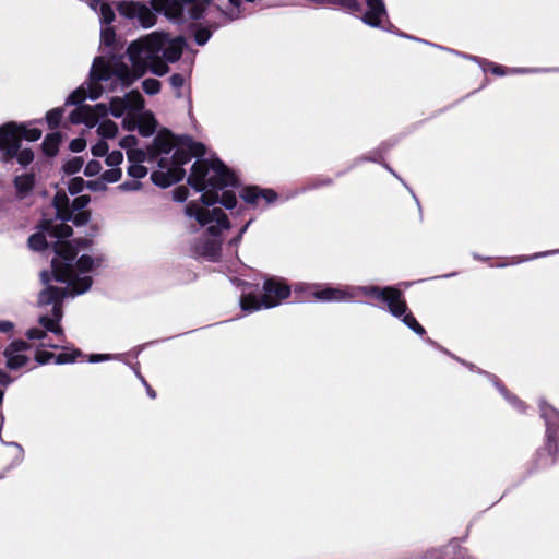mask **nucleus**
Here are the masks:
<instances>
[{
    "label": "nucleus",
    "mask_w": 559,
    "mask_h": 559,
    "mask_svg": "<svg viewBox=\"0 0 559 559\" xmlns=\"http://www.w3.org/2000/svg\"><path fill=\"white\" fill-rule=\"evenodd\" d=\"M86 188L91 191H105L107 189V185L103 180V178H97L94 180L86 181Z\"/></svg>",
    "instance_id": "obj_42"
},
{
    "label": "nucleus",
    "mask_w": 559,
    "mask_h": 559,
    "mask_svg": "<svg viewBox=\"0 0 559 559\" xmlns=\"http://www.w3.org/2000/svg\"><path fill=\"white\" fill-rule=\"evenodd\" d=\"M495 383L496 388L499 390V392L504 396V399L516 409L523 412L524 405L522 401H520L515 395H512L508 390L498 381V379L495 376H491L489 373H486Z\"/></svg>",
    "instance_id": "obj_22"
},
{
    "label": "nucleus",
    "mask_w": 559,
    "mask_h": 559,
    "mask_svg": "<svg viewBox=\"0 0 559 559\" xmlns=\"http://www.w3.org/2000/svg\"><path fill=\"white\" fill-rule=\"evenodd\" d=\"M127 173L130 177L136 180L144 178L147 175V168L142 164H130Z\"/></svg>",
    "instance_id": "obj_31"
},
{
    "label": "nucleus",
    "mask_w": 559,
    "mask_h": 559,
    "mask_svg": "<svg viewBox=\"0 0 559 559\" xmlns=\"http://www.w3.org/2000/svg\"><path fill=\"white\" fill-rule=\"evenodd\" d=\"M56 356L55 354L50 353V352H46V350H40L36 354V361L40 365H44V364H47L49 362L50 360H56Z\"/></svg>",
    "instance_id": "obj_47"
},
{
    "label": "nucleus",
    "mask_w": 559,
    "mask_h": 559,
    "mask_svg": "<svg viewBox=\"0 0 559 559\" xmlns=\"http://www.w3.org/2000/svg\"><path fill=\"white\" fill-rule=\"evenodd\" d=\"M367 11L362 15V22L371 27L384 28L383 22L388 19L383 0H366Z\"/></svg>",
    "instance_id": "obj_13"
},
{
    "label": "nucleus",
    "mask_w": 559,
    "mask_h": 559,
    "mask_svg": "<svg viewBox=\"0 0 559 559\" xmlns=\"http://www.w3.org/2000/svg\"><path fill=\"white\" fill-rule=\"evenodd\" d=\"M7 444L14 447L16 449V451H17L16 461H17V463H21L24 457V451H23V448L21 447V444H19L17 442H9Z\"/></svg>",
    "instance_id": "obj_54"
},
{
    "label": "nucleus",
    "mask_w": 559,
    "mask_h": 559,
    "mask_svg": "<svg viewBox=\"0 0 559 559\" xmlns=\"http://www.w3.org/2000/svg\"><path fill=\"white\" fill-rule=\"evenodd\" d=\"M53 207L56 211L57 223H66L71 218V209H69V198L64 191H57L53 198Z\"/></svg>",
    "instance_id": "obj_16"
},
{
    "label": "nucleus",
    "mask_w": 559,
    "mask_h": 559,
    "mask_svg": "<svg viewBox=\"0 0 559 559\" xmlns=\"http://www.w3.org/2000/svg\"><path fill=\"white\" fill-rule=\"evenodd\" d=\"M81 355H82V353L79 349H72L71 352H63L56 356L55 362L58 365L73 362Z\"/></svg>",
    "instance_id": "obj_29"
},
{
    "label": "nucleus",
    "mask_w": 559,
    "mask_h": 559,
    "mask_svg": "<svg viewBox=\"0 0 559 559\" xmlns=\"http://www.w3.org/2000/svg\"><path fill=\"white\" fill-rule=\"evenodd\" d=\"M252 219H249L239 230L238 235L234 238H231L228 242V246L231 248H235L237 250L245 233L247 231L249 225L251 224Z\"/></svg>",
    "instance_id": "obj_41"
},
{
    "label": "nucleus",
    "mask_w": 559,
    "mask_h": 559,
    "mask_svg": "<svg viewBox=\"0 0 559 559\" xmlns=\"http://www.w3.org/2000/svg\"><path fill=\"white\" fill-rule=\"evenodd\" d=\"M468 368H469L471 370H474V368H475V367H474L473 365H468Z\"/></svg>",
    "instance_id": "obj_64"
},
{
    "label": "nucleus",
    "mask_w": 559,
    "mask_h": 559,
    "mask_svg": "<svg viewBox=\"0 0 559 559\" xmlns=\"http://www.w3.org/2000/svg\"><path fill=\"white\" fill-rule=\"evenodd\" d=\"M169 83L173 88H175L176 91H180V88L185 84V78L182 74L175 73L169 78ZM177 96H180V92L177 93Z\"/></svg>",
    "instance_id": "obj_43"
},
{
    "label": "nucleus",
    "mask_w": 559,
    "mask_h": 559,
    "mask_svg": "<svg viewBox=\"0 0 559 559\" xmlns=\"http://www.w3.org/2000/svg\"><path fill=\"white\" fill-rule=\"evenodd\" d=\"M84 187H86V181L81 177H74L68 183V190L72 195L80 193Z\"/></svg>",
    "instance_id": "obj_33"
},
{
    "label": "nucleus",
    "mask_w": 559,
    "mask_h": 559,
    "mask_svg": "<svg viewBox=\"0 0 559 559\" xmlns=\"http://www.w3.org/2000/svg\"><path fill=\"white\" fill-rule=\"evenodd\" d=\"M35 176L34 174H24L14 178V187L16 190V197L24 199L34 188Z\"/></svg>",
    "instance_id": "obj_18"
},
{
    "label": "nucleus",
    "mask_w": 559,
    "mask_h": 559,
    "mask_svg": "<svg viewBox=\"0 0 559 559\" xmlns=\"http://www.w3.org/2000/svg\"><path fill=\"white\" fill-rule=\"evenodd\" d=\"M90 203V197L80 195L75 198L72 202V212L73 211H82Z\"/></svg>",
    "instance_id": "obj_45"
},
{
    "label": "nucleus",
    "mask_w": 559,
    "mask_h": 559,
    "mask_svg": "<svg viewBox=\"0 0 559 559\" xmlns=\"http://www.w3.org/2000/svg\"><path fill=\"white\" fill-rule=\"evenodd\" d=\"M40 230L28 238V246L35 251H41L51 246L55 257L51 260L52 276L57 282L64 283L62 288L48 285L40 292L37 300L41 313L38 317L39 324L53 333L59 344L43 343L44 347L59 348L64 342L63 329L60 321L63 317L62 302L67 296H78L87 292L92 286L91 272L100 266V259H93L80 251L91 245L88 239H67L72 235V228L66 223H57L53 219H44Z\"/></svg>",
    "instance_id": "obj_2"
},
{
    "label": "nucleus",
    "mask_w": 559,
    "mask_h": 559,
    "mask_svg": "<svg viewBox=\"0 0 559 559\" xmlns=\"http://www.w3.org/2000/svg\"><path fill=\"white\" fill-rule=\"evenodd\" d=\"M211 31L205 27H200L194 32V40L200 46L205 45L211 38Z\"/></svg>",
    "instance_id": "obj_34"
},
{
    "label": "nucleus",
    "mask_w": 559,
    "mask_h": 559,
    "mask_svg": "<svg viewBox=\"0 0 559 559\" xmlns=\"http://www.w3.org/2000/svg\"><path fill=\"white\" fill-rule=\"evenodd\" d=\"M85 140L83 139H74L70 143V150L72 152H82L85 148Z\"/></svg>",
    "instance_id": "obj_51"
},
{
    "label": "nucleus",
    "mask_w": 559,
    "mask_h": 559,
    "mask_svg": "<svg viewBox=\"0 0 559 559\" xmlns=\"http://www.w3.org/2000/svg\"><path fill=\"white\" fill-rule=\"evenodd\" d=\"M143 91L148 95H155L160 91V82L156 79H145L142 82Z\"/></svg>",
    "instance_id": "obj_30"
},
{
    "label": "nucleus",
    "mask_w": 559,
    "mask_h": 559,
    "mask_svg": "<svg viewBox=\"0 0 559 559\" xmlns=\"http://www.w3.org/2000/svg\"><path fill=\"white\" fill-rule=\"evenodd\" d=\"M204 154V146L200 143H191L189 145V152L179 148L176 150L171 157L170 165H168L166 158L158 160L159 169L152 173V181L163 188L180 181L186 175L183 165L190 162L192 156H203Z\"/></svg>",
    "instance_id": "obj_5"
},
{
    "label": "nucleus",
    "mask_w": 559,
    "mask_h": 559,
    "mask_svg": "<svg viewBox=\"0 0 559 559\" xmlns=\"http://www.w3.org/2000/svg\"><path fill=\"white\" fill-rule=\"evenodd\" d=\"M117 10L121 15L128 19H136L144 28H150L156 23L155 13L144 3L121 1L118 3Z\"/></svg>",
    "instance_id": "obj_11"
},
{
    "label": "nucleus",
    "mask_w": 559,
    "mask_h": 559,
    "mask_svg": "<svg viewBox=\"0 0 559 559\" xmlns=\"http://www.w3.org/2000/svg\"><path fill=\"white\" fill-rule=\"evenodd\" d=\"M335 3L353 13L361 11L360 4L356 0H335Z\"/></svg>",
    "instance_id": "obj_40"
},
{
    "label": "nucleus",
    "mask_w": 559,
    "mask_h": 559,
    "mask_svg": "<svg viewBox=\"0 0 559 559\" xmlns=\"http://www.w3.org/2000/svg\"><path fill=\"white\" fill-rule=\"evenodd\" d=\"M229 3L231 8L228 12L225 13L229 20L233 21L242 16V12L240 10V0H229Z\"/></svg>",
    "instance_id": "obj_36"
},
{
    "label": "nucleus",
    "mask_w": 559,
    "mask_h": 559,
    "mask_svg": "<svg viewBox=\"0 0 559 559\" xmlns=\"http://www.w3.org/2000/svg\"><path fill=\"white\" fill-rule=\"evenodd\" d=\"M15 128L19 133V142L20 143L23 139L34 142V141L39 140L41 136V130L38 128H27L24 124H17V123H15Z\"/></svg>",
    "instance_id": "obj_23"
},
{
    "label": "nucleus",
    "mask_w": 559,
    "mask_h": 559,
    "mask_svg": "<svg viewBox=\"0 0 559 559\" xmlns=\"http://www.w3.org/2000/svg\"><path fill=\"white\" fill-rule=\"evenodd\" d=\"M120 146L126 151L136 148L138 139L134 135H127L119 142Z\"/></svg>",
    "instance_id": "obj_44"
},
{
    "label": "nucleus",
    "mask_w": 559,
    "mask_h": 559,
    "mask_svg": "<svg viewBox=\"0 0 559 559\" xmlns=\"http://www.w3.org/2000/svg\"><path fill=\"white\" fill-rule=\"evenodd\" d=\"M63 116V109L58 107L49 110L46 115V120L50 129H55L59 126Z\"/></svg>",
    "instance_id": "obj_26"
},
{
    "label": "nucleus",
    "mask_w": 559,
    "mask_h": 559,
    "mask_svg": "<svg viewBox=\"0 0 559 559\" xmlns=\"http://www.w3.org/2000/svg\"><path fill=\"white\" fill-rule=\"evenodd\" d=\"M385 168H386L390 173H392L396 178H399V177H397V175H396V174L392 170V168H390L388 165H385Z\"/></svg>",
    "instance_id": "obj_58"
},
{
    "label": "nucleus",
    "mask_w": 559,
    "mask_h": 559,
    "mask_svg": "<svg viewBox=\"0 0 559 559\" xmlns=\"http://www.w3.org/2000/svg\"><path fill=\"white\" fill-rule=\"evenodd\" d=\"M213 0H152L156 13H163L175 23L200 20Z\"/></svg>",
    "instance_id": "obj_6"
},
{
    "label": "nucleus",
    "mask_w": 559,
    "mask_h": 559,
    "mask_svg": "<svg viewBox=\"0 0 559 559\" xmlns=\"http://www.w3.org/2000/svg\"><path fill=\"white\" fill-rule=\"evenodd\" d=\"M122 160H123V155L120 151H112L109 154L107 153L106 164L108 166L118 168V166L122 163Z\"/></svg>",
    "instance_id": "obj_35"
},
{
    "label": "nucleus",
    "mask_w": 559,
    "mask_h": 559,
    "mask_svg": "<svg viewBox=\"0 0 559 559\" xmlns=\"http://www.w3.org/2000/svg\"><path fill=\"white\" fill-rule=\"evenodd\" d=\"M118 132V126L111 120H104L97 127L98 135L105 139H114Z\"/></svg>",
    "instance_id": "obj_24"
},
{
    "label": "nucleus",
    "mask_w": 559,
    "mask_h": 559,
    "mask_svg": "<svg viewBox=\"0 0 559 559\" xmlns=\"http://www.w3.org/2000/svg\"><path fill=\"white\" fill-rule=\"evenodd\" d=\"M132 369L134 370L136 377L140 379L142 384L146 388L147 395L151 399H155L156 397V392L148 385V383L146 382L144 377L140 373V371L136 369V367L133 366Z\"/></svg>",
    "instance_id": "obj_50"
},
{
    "label": "nucleus",
    "mask_w": 559,
    "mask_h": 559,
    "mask_svg": "<svg viewBox=\"0 0 559 559\" xmlns=\"http://www.w3.org/2000/svg\"><path fill=\"white\" fill-rule=\"evenodd\" d=\"M542 417L546 424V448L549 459L545 463L551 465L556 461L559 451V412L546 404L540 405Z\"/></svg>",
    "instance_id": "obj_10"
},
{
    "label": "nucleus",
    "mask_w": 559,
    "mask_h": 559,
    "mask_svg": "<svg viewBox=\"0 0 559 559\" xmlns=\"http://www.w3.org/2000/svg\"><path fill=\"white\" fill-rule=\"evenodd\" d=\"M241 198L249 204H253L255 206L269 205L274 202L277 198V194L270 189H259L258 187H250L242 191Z\"/></svg>",
    "instance_id": "obj_14"
},
{
    "label": "nucleus",
    "mask_w": 559,
    "mask_h": 559,
    "mask_svg": "<svg viewBox=\"0 0 559 559\" xmlns=\"http://www.w3.org/2000/svg\"><path fill=\"white\" fill-rule=\"evenodd\" d=\"M120 357L119 355H110V354H93L90 356L88 358V361L90 362H100V361H106V360H110V359H116Z\"/></svg>",
    "instance_id": "obj_49"
},
{
    "label": "nucleus",
    "mask_w": 559,
    "mask_h": 559,
    "mask_svg": "<svg viewBox=\"0 0 559 559\" xmlns=\"http://www.w3.org/2000/svg\"><path fill=\"white\" fill-rule=\"evenodd\" d=\"M142 187V183L138 180L124 181L119 185V190L121 191H138Z\"/></svg>",
    "instance_id": "obj_46"
},
{
    "label": "nucleus",
    "mask_w": 559,
    "mask_h": 559,
    "mask_svg": "<svg viewBox=\"0 0 559 559\" xmlns=\"http://www.w3.org/2000/svg\"><path fill=\"white\" fill-rule=\"evenodd\" d=\"M122 176V171L120 168L112 167L102 174V178L105 183H114L117 182Z\"/></svg>",
    "instance_id": "obj_32"
},
{
    "label": "nucleus",
    "mask_w": 559,
    "mask_h": 559,
    "mask_svg": "<svg viewBox=\"0 0 559 559\" xmlns=\"http://www.w3.org/2000/svg\"><path fill=\"white\" fill-rule=\"evenodd\" d=\"M173 148V136L169 133L160 132L155 136L153 144L150 147L151 159L156 158L160 154H169Z\"/></svg>",
    "instance_id": "obj_15"
},
{
    "label": "nucleus",
    "mask_w": 559,
    "mask_h": 559,
    "mask_svg": "<svg viewBox=\"0 0 559 559\" xmlns=\"http://www.w3.org/2000/svg\"><path fill=\"white\" fill-rule=\"evenodd\" d=\"M559 252V249L558 250H554V251H547V252H540V253H536L532 257H527V258H523L521 259V261H527V260H532V259H536V258H540V257H546L548 254H554V253H558Z\"/></svg>",
    "instance_id": "obj_55"
},
{
    "label": "nucleus",
    "mask_w": 559,
    "mask_h": 559,
    "mask_svg": "<svg viewBox=\"0 0 559 559\" xmlns=\"http://www.w3.org/2000/svg\"><path fill=\"white\" fill-rule=\"evenodd\" d=\"M483 62L490 68V70L492 71L493 74L500 75V76L504 75L507 73H527V72L533 71L531 69H525V68H515V69L507 70L506 68H503L501 66L493 64L492 62H488V61H483Z\"/></svg>",
    "instance_id": "obj_25"
},
{
    "label": "nucleus",
    "mask_w": 559,
    "mask_h": 559,
    "mask_svg": "<svg viewBox=\"0 0 559 559\" xmlns=\"http://www.w3.org/2000/svg\"><path fill=\"white\" fill-rule=\"evenodd\" d=\"M188 183L198 192L210 188L201 194L199 201L186 205L185 213L191 219L189 227L200 235L191 245L192 252L209 261H216L222 250V233L230 228V223L224 211L216 206L221 204L231 210L237 204L233 191H218L227 187H235V175L218 158L211 160L198 159L191 167Z\"/></svg>",
    "instance_id": "obj_3"
},
{
    "label": "nucleus",
    "mask_w": 559,
    "mask_h": 559,
    "mask_svg": "<svg viewBox=\"0 0 559 559\" xmlns=\"http://www.w3.org/2000/svg\"><path fill=\"white\" fill-rule=\"evenodd\" d=\"M100 170H102L100 163L97 160H91L87 163V165L84 168V175L88 176V177L96 176L100 173Z\"/></svg>",
    "instance_id": "obj_39"
},
{
    "label": "nucleus",
    "mask_w": 559,
    "mask_h": 559,
    "mask_svg": "<svg viewBox=\"0 0 559 559\" xmlns=\"http://www.w3.org/2000/svg\"><path fill=\"white\" fill-rule=\"evenodd\" d=\"M187 195H188V191L186 188H177L175 191H174V199L178 202H183L186 201L187 199Z\"/></svg>",
    "instance_id": "obj_52"
},
{
    "label": "nucleus",
    "mask_w": 559,
    "mask_h": 559,
    "mask_svg": "<svg viewBox=\"0 0 559 559\" xmlns=\"http://www.w3.org/2000/svg\"><path fill=\"white\" fill-rule=\"evenodd\" d=\"M290 295L289 285L282 278L269 277L262 286V295L257 298L253 295H243L240 299L241 309L245 311H257L261 308H273L278 306Z\"/></svg>",
    "instance_id": "obj_7"
},
{
    "label": "nucleus",
    "mask_w": 559,
    "mask_h": 559,
    "mask_svg": "<svg viewBox=\"0 0 559 559\" xmlns=\"http://www.w3.org/2000/svg\"><path fill=\"white\" fill-rule=\"evenodd\" d=\"M186 46L183 37L170 38L164 33L153 32L130 43L127 55L132 69L123 61V57H96L93 61L90 80L72 92L66 105H79L71 114L73 124H85L93 128L99 120L107 117L105 104L95 106L82 105L86 99H97L103 92H114L130 86L147 71L163 76L169 71L167 62L180 59Z\"/></svg>",
    "instance_id": "obj_1"
},
{
    "label": "nucleus",
    "mask_w": 559,
    "mask_h": 559,
    "mask_svg": "<svg viewBox=\"0 0 559 559\" xmlns=\"http://www.w3.org/2000/svg\"><path fill=\"white\" fill-rule=\"evenodd\" d=\"M296 292H309L321 301H360L359 297L365 296L378 302L384 304L386 310L395 318L400 319L408 329L419 336L426 334V330L418 323L413 313L408 310L407 304L400 289L377 285L353 286L345 289L336 287H324L319 289L317 286L308 284H298Z\"/></svg>",
    "instance_id": "obj_4"
},
{
    "label": "nucleus",
    "mask_w": 559,
    "mask_h": 559,
    "mask_svg": "<svg viewBox=\"0 0 559 559\" xmlns=\"http://www.w3.org/2000/svg\"><path fill=\"white\" fill-rule=\"evenodd\" d=\"M157 122L151 112H144L143 109L139 116V132L143 136H151L156 131Z\"/></svg>",
    "instance_id": "obj_19"
},
{
    "label": "nucleus",
    "mask_w": 559,
    "mask_h": 559,
    "mask_svg": "<svg viewBox=\"0 0 559 559\" xmlns=\"http://www.w3.org/2000/svg\"><path fill=\"white\" fill-rule=\"evenodd\" d=\"M367 160L376 162L377 159L374 157H367Z\"/></svg>",
    "instance_id": "obj_61"
},
{
    "label": "nucleus",
    "mask_w": 559,
    "mask_h": 559,
    "mask_svg": "<svg viewBox=\"0 0 559 559\" xmlns=\"http://www.w3.org/2000/svg\"><path fill=\"white\" fill-rule=\"evenodd\" d=\"M73 224L76 226L85 225L90 219V213L85 211H79L76 214H73L71 211V218Z\"/></svg>",
    "instance_id": "obj_37"
},
{
    "label": "nucleus",
    "mask_w": 559,
    "mask_h": 559,
    "mask_svg": "<svg viewBox=\"0 0 559 559\" xmlns=\"http://www.w3.org/2000/svg\"><path fill=\"white\" fill-rule=\"evenodd\" d=\"M426 342L431 344V345H435V342L432 340H430V338H427Z\"/></svg>",
    "instance_id": "obj_60"
},
{
    "label": "nucleus",
    "mask_w": 559,
    "mask_h": 559,
    "mask_svg": "<svg viewBox=\"0 0 559 559\" xmlns=\"http://www.w3.org/2000/svg\"><path fill=\"white\" fill-rule=\"evenodd\" d=\"M147 155H150V151L147 153L140 148L127 151V157L130 164H143Z\"/></svg>",
    "instance_id": "obj_27"
},
{
    "label": "nucleus",
    "mask_w": 559,
    "mask_h": 559,
    "mask_svg": "<svg viewBox=\"0 0 559 559\" xmlns=\"http://www.w3.org/2000/svg\"><path fill=\"white\" fill-rule=\"evenodd\" d=\"M474 258L478 259V260H485V258H480L479 255H476V254H474Z\"/></svg>",
    "instance_id": "obj_63"
},
{
    "label": "nucleus",
    "mask_w": 559,
    "mask_h": 559,
    "mask_svg": "<svg viewBox=\"0 0 559 559\" xmlns=\"http://www.w3.org/2000/svg\"><path fill=\"white\" fill-rule=\"evenodd\" d=\"M40 276L44 283H48L50 281L48 272H41Z\"/></svg>",
    "instance_id": "obj_56"
},
{
    "label": "nucleus",
    "mask_w": 559,
    "mask_h": 559,
    "mask_svg": "<svg viewBox=\"0 0 559 559\" xmlns=\"http://www.w3.org/2000/svg\"><path fill=\"white\" fill-rule=\"evenodd\" d=\"M61 139L62 136L59 132L46 135L41 144L44 153L48 156H55L58 153Z\"/></svg>",
    "instance_id": "obj_21"
},
{
    "label": "nucleus",
    "mask_w": 559,
    "mask_h": 559,
    "mask_svg": "<svg viewBox=\"0 0 559 559\" xmlns=\"http://www.w3.org/2000/svg\"><path fill=\"white\" fill-rule=\"evenodd\" d=\"M88 7L98 12L103 26L110 25L115 20V12L110 4L104 0H87Z\"/></svg>",
    "instance_id": "obj_17"
},
{
    "label": "nucleus",
    "mask_w": 559,
    "mask_h": 559,
    "mask_svg": "<svg viewBox=\"0 0 559 559\" xmlns=\"http://www.w3.org/2000/svg\"><path fill=\"white\" fill-rule=\"evenodd\" d=\"M100 46L107 48L110 53L117 51L116 33L111 25L102 26Z\"/></svg>",
    "instance_id": "obj_20"
},
{
    "label": "nucleus",
    "mask_w": 559,
    "mask_h": 559,
    "mask_svg": "<svg viewBox=\"0 0 559 559\" xmlns=\"http://www.w3.org/2000/svg\"><path fill=\"white\" fill-rule=\"evenodd\" d=\"M143 107L144 99L136 91L129 92L123 97H114L110 100V114L116 118L124 116L122 126L128 131L139 130V116Z\"/></svg>",
    "instance_id": "obj_9"
},
{
    "label": "nucleus",
    "mask_w": 559,
    "mask_h": 559,
    "mask_svg": "<svg viewBox=\"0 0 559 559\" xmlns=\"http://www.w3.org/2000/svg\"><path fill=\"white\" fill-rule=\"evenodd\" d=\"M13 158L26 167L34 160V153L31 148L21 150L15 122H9L0 128V160L8 163Z\"/></svg>",
    "instance_id": "obj_8"
},
{
    "label": "nucleus",
    "mask_w": 559,
    "mask_h": 559,
    "mask_svg": "<svg viewBox=\"0 0 559 559\" xmlns=\"http://www.w3.org/2000/svg\"><path fill=\"white\" fill-rule=\"evenodd\" d=\"M462 56H463V57H465V58H469V59H472V60H477V61L479 60V59H478V58H476V57H469V56H465V55H462Z\"/></svg>",
    "instance_id": "obj_59"
},
{
    "label": "nucleus",
    "mask_w": 559,
    "mask_h": 559,
    "mask_svg": "<svg viewBox=\"0 0 559 559\" xmlns=\"http://www.w3.org/2000/svg\"><path fill=\"white\" fill-rule=\"evenodd\" d=\"M409 191H411L413 198L415 199L416 203L419 205V201H418L416 194L411 189H409Z\"/></svg>",
    "instance_id": "obj_57"
},
{
    "label": "nucleus",
    "mask_w": 559,
    "mask_h": 559,
    "mask_svg": "<svg viewBox=\"0 0 559 559\" xmlns=\"http://www.w3.org/2000/svg\"><path fill=\"white\" fill-rule=\"evenodd\" d=\"M13 323L7 320H0V333H9L13 330Z\"/></svg>",
    "instance_id": "obj_53"
},
{
    "label": "nucleus",
    "mask_w": 559,
    "mask_h": 559,
    "mask_svg": "<svg viewBox=\"0 0 559 559\" xmlns=\"http://www.w3.org/2000/svg\"><path fill=\"white\" fill-rule=\"evenodd\" d=\"M83 164L84 162L82 157H73L66 162V164L63 165V170L68 175H74L81 170Z\"/></svg>",
    "instance_id": "obj_28"
},
{
    "label": "nucleus",
    "mask_w": 559,
    "mask_h": 559,
    "mask_svg": "<svg viewBox=\"0 0 559 559\" xmlns=\"http://www.w3.org/2000/svg\"><path fill=\"white\" fill-rule=\"evenodd\" d=\"M331 183V180L328 179L326 181L322 182L321 185H330Z\"/></svg>",
    "instance_id": "obj_62"
},
{
    "label": "nucleus",
    "mask_w": 559,
    "mask_h": 559,
    "mask_svg": "<svg viewBox=\"0 0 559 559\" xmlns=\"http://www.w3.org/2000/svg\"><path fill=\"white\" fill-rule=\"evenodd\" d=\"M108 150V144L105 142V140L100 139L95 145H93L92 154L97 157L105 156L107 155Z\"/></svg>",
    "instance_id": "obj_38"
},
{
    "label": "nucleus",
    "mask_w": 559,
    "mask_h": 559,
    "mask_svg": "<svg viewBox=\"0 0 559 559\" xmlns=\"http://www.w3.org/2000/svg\"><path fill=\"white\" fill-rule=\"evenodd\" d=\"M26 336L29 340H44L47 334L45 330H41L39 328H32L26 332Z\"/></svg>",
    "instance_id": "obj_48"
},
{
    "label": "nucleus",
    "mask_w": 559,
    "mask_h": 559,
    "mask_svg": "<svg viewBox=\"0 0 559 559\" xmlns=\"http://www.w3.org/2000/svg\"><path fill=\"white\" fill-rule=\"evenodd\" d=\"M28 349L29 346L24 341L12 342L4 350L7 367L16 370L26 366L29 361V356L26 354Z\"/></svg>",
    "instance_id": "obj_12"
}]
</instances>
